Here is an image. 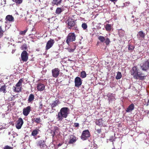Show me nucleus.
I'll use <instances>...</instances> for the list:
<instances>
[{"label":"nucleus","mask_w":149,"mask_h":149,"mask_svg":"<svg viewBox=\"0 0 149 149\" xmlns=\"http://www.w3.org/2000/svg\"><path fill=\"white\" fill-rule=\"evenodd\" d=\"M23 81L22 79H20L15 85L16 87H22V84Z\"/></svg>","instance_id":"30"},{"label":"nucleus","mask_w":149,"mask_h":149,"mask_svg":"<svg viewBox=\"0 0 149 149\" xmlns=\"http://www.w3.org/2000/svg\"><path fill=\"white\" fill-rule=\"evenodd\" d=\"M22 87H16V86H13V91L17 93L21 92L22 91Z\"/></svg>","instance_id":"20"},{"label":"nucleus","mask_w":149,"mask_h":149,"mask_svg":"<svg viewBox=\"0 0 149 149\" xmlns=\"http://www.w3.org/2000/svg\"><path fill=\"white\" fill-rule=\"evenodd\" d=\"M98 39L101 42L103 43L105 41V44L107 45H108L110 43V41L109 38H106V39L103 36H99L98 38Z\"/></svg>","instance_id":"8"},{"label":"nucleus","mask_w":149,"mask_h":149,"mask_svg":"<svg viewBox=\"0 0 149 149\" xmlns=\"http://www.w3.org/2000/svg\"><path fill=\"white\" fill-rule=\"evenodd\" d=\"M62 144L61 143H59L58 145V146H61L62 145Z\"/></svg>","instance_id":"49"},{"label":"nucleus","mask_w":149,"mask_h":149,"mask_svg":"<svg viewBox=\"0 0 149 149\" xmlns=\"http://www.w3.org/2000/svg\"><path fill=\"white\" fill-rule=\"evenodd\" d=\"M27 30L28 29H26V30L24 31H20L19 32V34L21 35H24L27 32Z\"/></svg>","instance_id":"38"},{"label":"nucleus","mask_w":149,"mask_h":149,"mask_svg":"<svg viewBox=\"0 0 149 149\" xmlns=\"http://www.w3.org/2000/svg\"><path fill=\"white\" fill-rule=\"evenodd\" d=\"M76 36L74 33H69L66 37V42L69 45L70 42L74 41L76 40Z\"/></svg>","instance_id":"5"},{"label":"nucleus","mask_w":149,"mask_h":149,"mask_svg":"<svg viewBox=\"0 0 149 149\" xmlns=\"http://www.w3.org/2000/svg\"><path fill=\"white\" fill-rule=\"evenodd\" d=\"M110 0L111 1L113 2V1H116L117 0Z\"/></svg>","instance_id":"50"},{"label":"nucleus","mask_w":149,"mask_h":149,"mask_svg":"<svg viewBox=\"0 0 149 149\" xmlns=\"http://www.w3.org/2000/svg\"><path fill=\"white\" fill-rule=\"evenodd\" d=\"M35 99V96L34 95L32 94H30L28 98V102H32Z\"/></svg>","instance_id":"22"},{"label":"nucleus","mask_w":149,"mask_h":149,"mask_svg":"<svg viewBox=\"0 0 149 149\" xmlns=\"http://www.w3.org/2000/svg\"><path fill=\"white\" fill-rule=\"evenodd\" d=\"M149 105V99L148 100V101L147 102V106H148Z\"/></svg>","instance_id":"47"},{"label":"nucleus","mask_w":149,"mask_h":149,"mask_svg":"<svg viewBox=\"0 0 149 149\" xmlns=\"http://www.w3.org/2000/svg\"><path fill=\"white\" fill-rule=\"evenodd\" d=\"M122 77V74L120 72H118L117 73L116 79H120Z\"/></svg>","instance_id":"34"},{"label":"nucleus","mask_w":149,"mask_h":149,"mask_svg":"<svg viewBox=\"0 0 149 149\" xmlns=\"http://www.w3.org/2000/svg\"><path fill=\"white\" fill-rule=\"evenodd\" d=\"M63 10L60 8H57L55 12V13L57 14H59L61 13Z\"/></svg>","instance_id":"32"},{"label":"nucleus","mask_w":149,"mask_h":149,"mask_svg":"<svg viewBox=\"0 0 149 149\" xmlns=\"http://www.w3.org/2000/svg\"><path fill=\"white\" fill-rule=\"evenodd\" d=\"M66 23L69 29L74 30L76 31L78 30L75 20L71 17H69L66 20Z\"/></svg>","instance_id":"3"},{"label":"nucleus","mask_w":149,"mask_h":149,"mask_svg":"<svg viewBox=\"0 0 149 149\" xmlns=\"http://www.w3.org/2000/svg\"><path fill=\"white\" fill-rule=\"evenodd\" d=\"M3 1H2V3H3V4H6V0H3Z\"/></svg>","instance_id":"46"},{"label":"nucleus","mask_w":149,"mask_h":149,"mask_svg":"<svg viewBox=\"0 0 149 149\" xmlns=\"http://www.w3.org/2000/svg\"><path fill=\"white\" fill-rule=\"evenodd\" d=\"M140 67L142 71L147 72L149 70V61L148 60L144 61L141 64Z\"/></svg>","instance_id":"4"},{"label":"nucleus","mask_w":149,"mask_h":149,"mask_svg":"<svg viewBox=\"0 0 149 149\" xmlns=\"http://www.w3.org/2000/svg\"><path fill=\"white\" fill-rule=\"evenodd\" d=\"M105 28L106 30L107 31H110L112 28L111 25L109 24H107L105 26Z\"/></svg>","instance_id":"24"},{"label":"nucleus","mask_w":149,"mask_h":149,"mask_svg":"<svg viewBox=\"0 0 149 149\" xmlns=\"http://www.w3.org/2000/svg\"><path fill=\"white\" fill-rule=\"evenodd\" d=\"M62 0H53L52 2V3L53 5H55L58 6L60 5L61 3Z\"/></svg>","instance_id":"23"},{"label":"nucleus","mask_w":149,"mask_h":149,"mask_svg":"<svg viewBox=\"0 0 149 149\" xmlns=\"http://www.w3.org/2000/svg\"><path fill=\"white\" fill-rule=\"evenodd\" d=\"M86 76V74L85 71H82L81 72L80 77L82 78H85Z\"/></svg>","instance_id":"31"},{"label":"nucleus","mask_w":149,"mask_h":149,"mask_svg":"<svg viewBox=\"0 0 149 149\" xmlns=\"http://www.w3.org/2000/svg\"><path fill=\"white\" fill-rule=\"evenodd\" d=\"M37 146H39L40 148H44L46 147V145L45 144L44 140H42L39 141Z\"/></svg>","instance_id":"16"},{"label":"nucleus","mask_w":149,"mask_h":149,"mask_svg":"<svg viewBox=\"0 0 149 149\" xmlns=\"http://www.w3.org/2000/svg\"><path fill=\"white\" fill-rule=\"evenodd\" d=\"M23 123L24 122L22 118H19L16 121L15 124L16 128L18 129H20L21 128Z\"/></svg>","instance_id":"10"},{"label":"nucleus","mask_w":149,"mask_h":149,"mask_svg":"<svg viewBox=\"0 0 149 149\" xmlns=\"http://www.w3.org/2000/svg\"><path fill=\"white\" fill-rule=\"evenodd\" d=\"M35 28H34V27H33L32 29H31V35H34V34H35L34 33H32V32H33V31H35Z\"/></svg>","instance_id":"44"},{"label":"nucleus","mask_w":149,"mask_h":149,"mask_svg":"<svg viewBox=\"0 0 149 149\" xmlns=\"http://www.w3.org/2000/svg\"><path fill=\"white\" fill-rule=\"evenodd\" d=\"M3 149H13V147H11L8 145H6L4 147Z\"/></svg>","instance_id":"39"},{"label":"nucleus","mask_w":149,"mask_h":149,"mask_svg":"<svg viewBox=\"0 0 149 149\" xmlns=\"http://www.w3.org/2000/svg\"><path fill=\"white\" fill-rule=\"evenodd\" d=\"M115 94H113L112 93H109L108 94V96H109V97H114L115 96Z\"/></svg>","instance_id":"42"},{"label":"nucleus","mask_w":149,"mask_h":149,"mask_svg":"<svg viewBox=\"0 0 149 149\" xmlns=\"http://www.w3.org/2000/svg\"><path fill=\"white\" fill-rule=\"evenodd\" d=\"M95 130L96 132V134H100L102 132V130L101 128L97 129H95Z\"/></svg>","instance_id":"40"},{"label":"nucleus","mask_w":149,"mask_h":149,"mask_svg":"<svg viewBox=\"0 0 149 149\" xmlns=\"http://www.w3.org/2000/svg\"><path fill=\"white\" fill-rule=\"evenodd\" d=\"M21 59L22 61L26 62L28 59V54L26 50H24L22 53L21 55Z\"/></svg>","instance_id":"7"},{"label":"nucleus","mask_w":149,"mask_h":149,"mask_svg":"<svg viewBox=\"0 0 149 149\" xmlns=\"http://www.w3.org/2000/svg\"><path fill=\"white\" fill-rule=\"evenodd\" d=\"M55 131L54 132L53 134L52 135L53 137L54 135H55Z\"/></svg>","instance_id":"48"},{"label":"nucleus","mask_w":149,"mask_h":149,"mask_svg":"<svg viewBox=\"0 0 149 149\" xmlns=\"http://www.w3.org/2000/svg\"><path fill=\"white\" fill-rule=\"evenodd\" d=\"M45 86L42 83H38L37 84V89L38 91H43L45 89Z\"/></svg>","instance_id":"17"},{"label":"nucleus","mask_w":149,"mask_h":149,"mask_svg":"<svg viewBox=\"0 0 149 149\" xmlns=\"http://www.w3.org/2000/svg\"><path fill=\"white\" fill-rule=\"evenodd\" d=\"M6 87V86L5 85L1 86L0 88V92L6 93L7 92Z\"/></svg>","instance_id":"28"},{"label":"nucleus","mask_w":149,"mask_h":149,"mask_svg":"<svg viewBox=\"0 0 149 149\" xmlns=\"http://www.w3.org/2000/svg\"><path fill=\"white\" fill-rule=\"evenodd\" d=\"M75 86L77 87H79L82 84L81 79L79 77H76L74 80Z\"/></svg>","instance_id":"12"},{"label":"nucleus","mask_w":149,"mask_h":149,"mask_svg":"<svg viewBox=\"0 0 149 149\" xmlns=\"http://www.w3.org/2000/svg\"><path fill=\"white\" fill-rule=\"evenodd\" d=\"M31 110V107L28 106L24 108L23 110V114L25 116H27Z\"/></svg>","instance_id":"13"},{"label":"nucleus","mask_w":149,"mask_h":149,"mask_svg":"<svg viewBox=\"0 0 149 149\" xmlns=\"http://www.w3.org/2000/svg\"><path fill=\"white\" fill-rule=\"evenodd\" d=\"M69 109L67 107L61 108L57 115L56 118L58 121H62L63 118H66L69 113Z\"/></svg>","instance_id":"2"},{"label":"nucleus","mask_w":149,"mask_h":149,"mask_svg":"<svg viewBox=\"0 0 149 149\" xmlns=\"http://www.w3.org/2000/svg\"><path fill=\"white\" fill-rule=\"evenodd\" d=\"M60 70L57 68L53 69L52 70V76L54 78H57L59 74Z\"/></svg>","instance_id":"11"},{"label":"nucleus","mask_w":149,"mask_h":149,"mask_svg":"<svg viewBox=\"0 0 149 149\" xmlns=\"http://www.w3.org/2000/svg\"><path fill=\"white\" fill-rule=\"evenodd\" d=\"M145 36V33L143 31H141L138 33L137 34V37L139 40H140L144 38Z\"/></svg>","instance_id":"15"},{"label":"nucleus","mask_w":149,"mask_h":149,"mask_svg":"<svg viewBox=\"0 0 149 149\" xmlns=\"http://www.w3.org/2000/svg\"><path fill=\"white\" fill-rule=\"evenodd\" d=\"M15 95H14L13 97H10L9 99V100L10 101H12L13 100L15 99Z\"/></svg>","instance_id":"43"},{"label":"nucleus","mask_w":149,"mask_h":149,"mask_svg":"<svg viewBox=\"0 0 149 149\" xmlns=\"http://www.w3.org/2000/svg\"><path fill=\"white\" fill-rule=\"evenodd\" d=\"M81 27L84 30H85L87 29V25L86 23H83L82 24Z\"/></svg>","instance_id":"35"},{"label":"nucleus","mask_w":149,"mask_h":149,"mask_svg":"<svg viewBox=\"0 0 149 149\" xmlns=\"http://www.w3.org/2000/svg\"><path fill=\"white\" fill-rule=\"evenodd\" d=\"M59 104V102L58 100H56L55 101L53 102V103L51 104V107L52 109L55 110L54 109V107H55L58 104Z\"/></svg>","instance_id":"18"},{"label":"nucleus","mask_w":149,"mask_h":149,"mask_svg":"<svg viewBox=\"0 0 149 149\" xmlns=\"http://www.w3.org/2000/svg\"><path fill=\"white\" fill-rule=\"evenodd\" d=\"M39 130L38 129H36L32 131L31 133V135L33 136H35L37 135L39 133Z\"/></svg>","instance_id":"25"},{"label":"nucleus","mask_w":149,"mask_h":149,"mask_svg":"<svg viewBox=\"0 0 149 149\" xmlns=\"http://www.w3.org/2000/svg\"><path fill=\"white\" fill-rule=\"evenodd\" d=\"M130 73L134 79H136L143 80L145 79L147 75L143 73L137 66H134L132 67L130 71Z\"/></svg>","instance_id":"1"},{"label":"nucleus","mask_w":149,"mask_h":149,"mask_svg":"<svg viewBox=\"0 0 149 149\" xmlns=\"http://www.w3.org/2000/svg\"><path fill=\"white\" fill-rule=\"evenodd\" d=\"M55 43L54 40L52 39H50L47 42L45 47V50H48L52 47Z\"/></svg>","instance_id":"9"},{"label":"nucleus","mask_w":149,"mask_h":149,"mask_svg":"<svg viewBox=\"0 0 149 149\" xmlns=\"http://www.w3.org/2000/svg\"><path fill=\"white\" fill-rule=\"evenodd\" d=\"M96 124L99 126H102L103 124L102 120V119H99L97 120L96 122Z\"/></svg>","instance_id":"29"},{"label":"nucleus","mask_w":149,"mask_h":149,"mask_svg":"<svg viewBox=\"0 0 149 149\" xmlns=\"http://www.w3.org/2000/svg\"><path fill=\"white\" fill-rule=\"evenodd\" d=\"M13 1L15 2L17 4H20L22 3V0H12Z\"/></svg>","instance_id":"36"},{"label":"nucleus","mask_w":149,"mask_h":149,"mask_svg":"<svg viewBox=\"0 0 149 149\" xmlns=\"http://www.w3.org/2000/svg\"><path fill=\"white\" fill-rule=\"evenodd\" d=\"M21 49L22 50H25L27 49V46L26 43L24 44L21 47Z\"/></svg>","instance_id":"33"},{"label":"nucleus","mask_w":149,"mask_h":149,"mask_svg":"<svg viewBox=\"0 0 149 149\" xmlns=\"http://www.w3.org/2000/svg\"><path fill=\"white\" fill-rule=\"evenodd\" d=\"M134 104L132 103L128 107L126 111L127 112H131L134 109Z\"/></svg>","instance_id":"19"},{"label":"nucleus","mask_w":149,"mask_h":149,"mask_svg":"<svg viewBox=\"0 0 149 149\" xmlns=\"http://www.w3.org/2000/svg\"><path fill=\"white\" fill-rule=\"evenodd\" d=\"M42 104L41 103H40V105L39 107V109H41L42 108Z\"/></svg>","instance_id":"45"},{"label":"nucleus","mask_w":149,"mask_h":149,"mask_svg":"<svg viewBox=\"0 0 149 149\" xmlns=\"http://www.w3.org/2000/svg\"><path fill=\"white\" fill-rule=\"evenodd\" d=\"M31 121L32 123L35 122L38 124L41 121L40 117L32 118Z\"/></svg>","instance_id":"21"},{"label":"nucleus","mask_w":149,"mask_h":149,"mask_svg":"<svg viewBox=\"0 0 149 149\" xmlns=\"http://www.w3.org/2000/svg\"><path fill=\"white\" fill-rule=\"evenodd\" d=\"M109 140L110 141H112V139H110Z\"/></svg>","instance_id":"51"},{"label":"nucleus","mask_w":149,"mask_h":149,"mask_svg":"<svg viewBox=\"0 0 149 149\" xmlns=\"http://www.w3.org/2000/svg\"><path fill=\"white\" fill-rule=\"evenodd\" d=\"M6 19L8 21L13 22L14 21V18L11 15H9L6 16Z\"/></svg>","instance_id":"27"},{"label":"nucleus","mask_w":149,"mask_h":149,"mask_svg":"<svg viewBox=\"0 0 149 149\" xmlns=\"http://www.w3.org/2000/svg\"><path fill=\"white\" fill-rule=\"evenodd\" d=\"M90 136L89 130H86L83 131L80 138L82 140L84 141L87 139Z\"/></svg>","instance_id":"6"},{"label":"nucleus","mask_w":149,"mask_h":149,"mask_svg":"<svg viewBox=\"0 0 149 149\" xmlns=\"http://www.w3.org/2000/svg\"><path fill=\"white\" fill-rule=\"evenodd\" d=\"M128 50L130 52H132L135 48V46L134 45H132L130 44L128 45Z\"/></svg>","instance_id":"26"},{"label":"nucleus","mask_w":149,"mask_h":149,"mask_svg":"<svg viewBox=\"0 0 149 149\" xmlns=\"http://www.w3.org/2000/svg\"><path fill=\"white\" fill-rule=\"evenodd\" d=\"M77 138L73 135L70 134L69 138V141L68 142L69 144H72L74 143L77 141Z\"/></svg>","instance_id":"14"},{"label":"nucleus","mask_w":149,"mask_h":149,"mask_svg":"<svg viewBox=\"0 0 149 149\" xmlns=\"http://www.w3.org/2000/svg\"><path fill=\"white\" fill-rule=\"evenodd\" d=\"M73 127H79V124L78 123H74L73 125Z\"/></svg>","instance_id":"41"},{"label":"nucleus","mask_w":149,"mask_h":149,"mask_svg":"<svg viewBox=\"0 0 149 149\" xmlns=\"http://www.w3.org/2000/svg\"><path fill=\"white\" fill-rule=\"evenodd\" d=\"M4 32V31L2 29L1 26H0V37H1L3 36Z\"/></svg>","instance_id":"37"}]
</instances>
